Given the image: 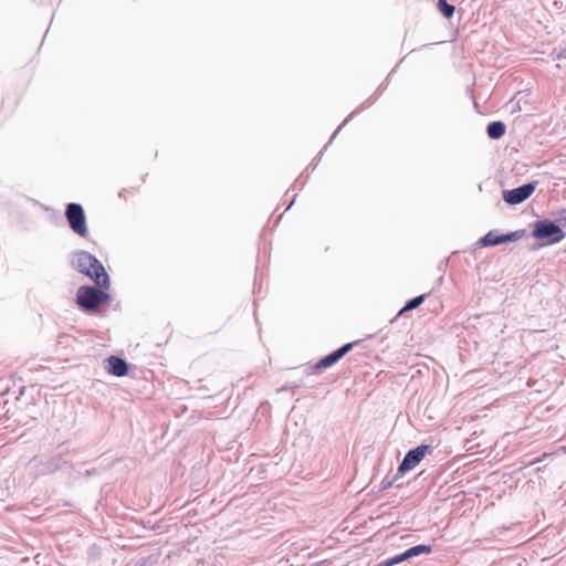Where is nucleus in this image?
Masks as SVG:
<instances>
[{
	"label": "nucleus",
	"instance_id": "obj_9",
	"mask_svg": "<svg viewBox=\"0 0 566 566\" xmlns=\"http://www.w3.org/2000/svg\"><path fill=\"white\" fill-rule=\"evenodd\" d=\"M105 363V369L116 377H123L128 371L127 363L117 356H109Z\"/></svg>",
	"mask_w": 566,
	"mask_h": 566
},
{
	"label": "nucleus",
	"instance_id": "obj_13",
	"mask_svg": "<svg viewBox=\"0 0 566 566\" xmlns=\"http://www.w3.org/2000/svg\"><path fill=\"white\" fill-rule=\"evenodd\" d=\"M426 298V294H421L419 296H416L411 300H409L406 305L401 308V311L399 312V314L406 312V311H411V310H415L417 308L419 305H421L423 303Z\"/></svg>",
	"mask_w": 566,
	"mask_h": 566
},
{
	"label": "nucleus",
	"instance_id": "obj_12",
	"mask_svg": "<svg viewBox=\"0 0 566 566\" xmlns=\"http://www.w3.org/2000/svg\"><path fill=\"white\" fill-rule=\"evenodd\" d=\"M431 552H432V547L430 545H416V546L408 548L403 553H405V556L407 557V559H410V558L419 556L421 554H429Z\"/></svg>",
	"mask_w": 566,
	"mask_h": 566
},
{
	"label": "nucleus",
	"instance_id": "obj_10",
	"mask_svg": "<svg viewBox=\"0 0 566 566\" xmlns=\"http://www.w3.org/2000/svg\"><path fill=\"white\" fill-rule=\"evenodd\" d=\"M69 461L64 459L63 453L60 452L57 455L52 457L48 461L43 462L40 469V473L48 474L52 473L56 470L62 469L65 464H67Z\"/></svg>",
	"mask_w": 566,
	"mask_h": 566
},
{
	"label": "nucleus",
	"instance_id": "obj_15",
	"mask_svg": "<svg viewBox=\"0 0 566 566\" xmlns=\"http://www.w3.org/2000/svg\"><path fill=\"white\" fill-rule=\"evenodd\" d=\"M405 560H408V559L405 556V553H401L399 555H396L394 557H390V558H387V559L380 562L377 566H394V565L400 564Z\"/></svg>",
	"mask_w": 566,
	"mask_h": 566
},
{
	"label": "nucleus",
	"instance_id": "obj_8",
	"mask_svg": "<svg viewBox=\"0 0 566 566\" xmlns=\"http://www.w3.org/2000/svg\"><path fill=\"white\" fill-rule=\"evenodd\" d=\"M355 343H347L339 347L338 349L334 350L333 353L328 354L324 358H322L317 364V368H328L333 366L335 363H337L342 357H344L353 347Z\"/></svg>",
	"mask_w": 566,
	"mask_h": 566
},
{
	"label": "nucleus",
	"instance_id": "obj_1",
	"mask_svg": "<svg viewBox=\"0 0 566 566\" xmlns=\"http://www.w3.org/2000/svg\"><path fill=\"white\" fill-rule=\"evenodd\" d=\"M73 266L81 273L91 277L99 287H109V276L103 264L91 253L77 251L72 258Z\"/></svg>",
	"mask_w": 566,
	"mask_h": 566
},
{
	"label": "nucleus",
	"instance_id": "obj_3",
	"mask_svg": "<svg viewBox=\"0 0 566 566\" xmlns=\"http://www.w3.org/2000/svg\"><path fill=\"white\" fill-rule=\"evenodd\" d=\"M533 237L544 241L546 244L560 242L565 234L562 228L551 220H539L534 224Z\"/></svg>",
	"mask_w": 566,
	"mask_h": 566
},
{
	"label": "nucleus",
	"instance_id": "obj_6",
	"mask_svg": "<svg viewBox=\"0 0 566 566\" xmlns=\"http://www.w3.org/2000/svg\"><path fill=\"white\" fill-rule=\"evenodd\" d=\"M525 235V230H517L505 234H499L496 231H489L481 240L482 247H492L506 242H514Z\"/></svg>",
	"mask_w": 566,
	"mask_h": 566
},
{
	"label": "nucleus",
	"instance_id": "obj_11",
	"mask_svg": "<svg viewBox=\"0 0 566 566\" xmlns=\"http://www.w3.org/2000/svg\"><path fill=\"white\" fill-rule=\"evenodd\" d=\"M505 124L502 122H492L488 125L486 133L492 139H499L505 134Z\"/></svg>",
	"mask_w": 566,
	"mask_h": 566
},
{
	"label": "nucleus",
	"instance_id": "obj_5",
	"mask_svg": "<svg viewBox=\"0 0 566 566\" xmlns=\"http://www.w3.org/2000/svg\"><path fill=\"white\" fill-rule=\"evenodd\" d=\"M431 449L429 444H420L409 450L398 467V473L405 474L416 468Z\"/></svg>",
	"mask_w": 566,
	"mask_h": 566
},
{
	"label": "nucleus",
	"instance_id": "obj_16",
	"mask_svg": "<svg viewBox=\"0 0 566 566\" xmlns=\"http://www.w3.org/2000/svg\"><path fill=\"white\" fill-rule=\"evenodd\" d=\"M355 115V112H353L352 114H349V116L344 119V122L338 126V128L335 130V133L333 134L332 138L329 139V143L335 138V136L337 135V133L343 128V126H345L352 118L353 116Z\"/></svg>",
	"mask_w": 566,
	"mask_h": 566
},
{
	"label": "nucleus",
	"instance_id": "obj_7",
	"mask_svg": "<svg viewBox=\"0 0 566 566\" xmlns=\"http://www.w3.org/2000/svg\"><path fill=\"white\" fill-rule=\"evenodd\" d=\"M535 187V182H528L512 190H505L503 192V199L510 205H518L532 196Z\"/></svg>",
	"mask_w": 566,
	"mask_h": 566
},
{
	"label": "nucleus",
	"instance_id": "obj_2",
	"mask_svg": "<svg viewBox=\"0 0 566 566\" xmlns=\"http://www.w3.org/2000/svg\"><path fill=\"white\" fill-rule=\"evenodd\" d=\"M94 286H81L76 293V303L85 311H96L109 297L107 293Z\"/></svg>",
	"mask_w": 566,
	"mask_h": 566
},
{
	"label": "nucleus",
	"instance_id": "obj_4",
	"mask_svg": "<svg viewBox=\"0 0 566 566\" xmlns=\"http://www.w3.org/2000/svg\"><path fill=\"white\" fill-rule=\"evenodd\" d=\"M65 217L73 232L81 238H86L88 235L84 209L80 203H69L66 206Z\"/></svg>",
	"mask_w": 566,
	"mask_h": 566
},
{
	"label": "nucleus",
	"instance_id": "obj_14",
	"mask_svg": "<svg viewBox=\"0 0 566 566\" xmlns=\"http://www.w3.org/2000/svg\"><path fill=\"white\" fill-rule=\"evenodd\" d=\"M438 9L446 18H451L454 13V7L449 4L447 0H439Z\"/></svg>",
	"mask_w": 566,
	"mask_h": 566
}]
</instances>
